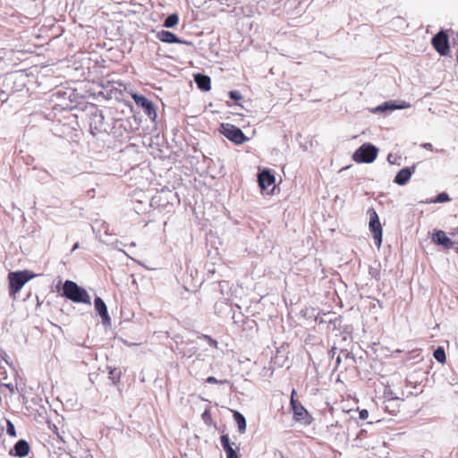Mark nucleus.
Masks as SVG:
<instances>
[{
  "label": "nucleus",
  "instance_id": "obj_37",
  "mask_svg": "<svg viewBox=\"0 0 458 458\" xmlns=\"http://www.w3.org/2000/svg\"><path fill=\"white\" fill-rule=\"evenodd\" d=\"M67 458H79V457H76V456H72V455H68Z\"/></svg>",
  "mask_w": 458,
  "mask_h": 458
},
{
  "label": "nucleus",
  "instance_id": "obj_30",
  "mask_svg": "<svg viewBox=\"0 0 458 458\" xmlns=\"http://www.w3.org/2000/svg\"><path fill=\"white\" fill-rule=\"evenodd\" d=\"M359 417L360 420H366L369 417V411L365 409L360 411Z\"/></svg>",
  "mask_w": 458,
  "mask_h": 458
},
{
  "label": "nucleus",
  "instance_id": "obj_27",
  "mask_svg": "<svg viewBox=\"0 0 458 458\" xmlns=\"http://www.w3.org/2000/svg\"><path fill=\"white\" fill-rule=\"evenodd\" d=\"M226 458H238L237 454L235 450L232 448H228V450L225 451Z\"/></svg>",
  "mask_w": 458,
  "mask_h": 458
},
{
  "label": "nucleus",
  "instance_id": "obj_1",
  "mask_svg": "<svg viewBox=\"0 0 458 458\" xmlns=\"http://www.w3.org/2000/svg\"><path fill=\"white\" fill-rule=\"evenodd\" d=\"M63 295L75 303L91 304V298L88 292L71 280L64 282Z\"/></svg>",
  "mask_w": 458,
  "mask_h": 458
},
{
  "label": "nucleus",
  "instance_id": "obj_13",
  "mask_svg": "<svg viewBox=\"0 0 458 458\" xmlns=\"http://www.w3.org/2000/svg\"><path fill=\"white\" fill-rule=\"evenodd\" d=\"M410 106H411V105L404 101H403L402 104H400V105H396L393 101H386V102L383 103L382 105L377 106L374 109L373 112L377 113V112H385V111H393V110H397V109H405Z\"/></svg>",
  "mask_w": 458,
  "mask_h": 458
},
{
  "label": "nucleus",
  "instance_id": "obj_25",
  "mask_svg": "<svg viewBox=\"0 0 458 458\" xmlns=\"http://www.w3.org/2000/svg\"><path fill=\"white\" fill-rule=\"evenodd\" d=\"M7 434L11 437H16V431L14 425L10 421L7 420Z\"/></svg>",
  "mask_w": 458,
  "mask_h": 458
},
{
  "label": "nucleus",
  "instance_id": "obj_6",
  "mask_svg": "<svg viewBox=\"0 0 458 458\" xmlns=\"http://www.w3.org/2000/svg\"><path fill=\"white\" fill-rule=\"evenodd\" d=\"M132 99L138 106L144 109L146 114L153 121L157 118V110L152 101L148 99L146 97L139 94H132Z\"/></svg>",
  "mask_w": 458,
  "mask_h": 458
},
{
  "label": "nucleus",
  "instance_id": "obj_3",
  "mask_svg": "<svg viewBox=\"0 0 458 458\" xmlns=\"http://www.w3.org/2000/svg\"><path fill=\"white\" fill-rule=\"evenodd\" d=\"M378 149L372 144L367 143L361 145L352 155V158L357 163H372L377 156Z\"/></svg>",
  "mask_w": 458,
  "mask_h": 458
},
{
  "label": "nucleus",
  "instance_id": "obj_14",
  "mask_svg": "<svg viewBox=\"0 0 458 458\" xmlns=\"http://www.w3.org/2000/svg\"><path fill=\"white\" fill-rule=\"evenodd\" d=\"M294 391L292 395H293ZM291 405L293 411V417L296 420H304L305 417L308 415L306 409L299 403L297 400L293 399V396L291 398Z\"/></svg>",
  "mask_w": 458,
  "mask_h": 458
},
{
  "label": "nucleus",
  "instance_id": "obj_24",
  "mask_svg": "<svg viewBox=\"0 0 458 458\" xmlns=\"http://www.w3.org/2000/svg\"><path fill=\"white\" fill-rule=\"evenodd\" d=\"M206 382L209 383V384H221V385H223V384L228 383V380H226V379L218 380L215 377L210 376V377H207Z\"/></svg>",
  "mask_w": 458,
  "mask_h": 458
},
{
  "label": "nucleus",
  "instance_id": "obj_16",
  "mask_svg": "<svg viewBox=\"0 0 458 458\" xmlns=\"http://www.w3.org/2000/svg\"><path fill=\"white\" fill-rule=\"evenodd\" d=\"M195 82L198 88L203 91H208L211 88V80L207 75L198 73L195 75Z\"/></svg>",
  "mask_w": 458,
  "mask_h": 458
},
{
  "label": "nucleus",
  "instance_id": "obj_8",
  "mask_svg": "<svg viewBox=\"0 0 458 458\" xmlns=\"http://www.w3.org/2000/svg\"><path fill=\"white\" fill-rule=\"evenodd\" d=\"M415 171L416 165H413L411 167H404L401 169L395 175L394 182L401 186L407 184Z\"/></svg>",
  "mask_w": 458,
  "mask_h": 458
},
{
  "label": "nucleus",
  "instance_id": "obj_32",
  "mask_svg": "<svg viewBox=\"0 0 458 458\" xmlns=\"http://www.w3.org/2000/svg\"><path fill=\"white\" fill-rule=\"evenodd\" d=\"M5 386L10 390L11 393L14 392V386L13 384H6Z\"/></svg>",
  "mask_w": 458,
  "mask_h": 458
},
{
  "label": "nucleus",
  "instance_id": "obj_15",
  "mask_svg": "<svg viewBox=\"0 0 458 458\" xmlns=\"http://www.w3.org/2000/svg\"><path fill=\"white\" fill-rule=\"evenodd\" d=\"M95 309L102 318L104 324L110 323L107 308L104 301L100 297L95 299Z\"/></svg>",
  "mask_w": 458,
  "mask_h": 458
},
{
  "label": "nucleus",
  "instance_id": "obj_5",
  "mask_svg": "<svg viewBox=\"0 0 458 458\" xmlns=\"http://www.w3.org/2000/svg\"><path fill=\"white\" fill-rule=\"evenodd\" d=\"M220 131L225 138L237 145L242 144L248 140L241 129L230 123H222Z\"/></svg>",
  "mask_w": 458,
  "mask_h": 458
},
{
  "label": "nucleus",
  "instance_id": "obj_29",
  "mask_svg": "<svg viewBox=\"0 0 458 458\" xmlns=\"http://www.w3.org/2000/svg\"><path fill=\"white\" fill-rule=\"evenodd\" d=\"M50 428L52 429L53 433L56 435L57 438H59L60 440L64 441L63 436L58 431V428H57V427L55 425H53V428L50 427Z\"/></svg>",
  "mask_w": 458,
  "mask_h": 458
},
{
  "label": "nucleus",
  "instance_id": "obj_34",
  "mask_svg": "<svg viewBox=\"0 0 458 458\" xmlns=\"http://www.w3.org/2000/svg\"><path fill=\"white\" fill-rule=\"evenodd\" d=\"M78 248H79V242H76V243L73 245V247H72V251H74V250H77Z\"/></svg>",
  "mask_w": 458,
  "mask_h": 458
},
{
  "label": "nucleus",
  "instance_id": "obj_9",
  "mask_svg": "<svg viewBox=\"0 0 458 458\" xmlns=\"http://www.w3.org/2000/svg\"><path fill=\"white\" fill-rule=\"evenodd\" d=\"M275 176L268 169H264L259 173L258 181L261 189H267L275 183Z\"/></svg>",
  "mask_w": 458,
  "mask_h": 458
},
{
  "label": "nucleus",
  "instance_id": "obj_22",
  "mask_svg": "<svg viewBox=\"0 0 458 458\" xmlns=\"http://www.w3.org/2000/svg\"><path fill=\"white\" fill-rule=\"evenodd\" d=\"M92 120L94 121V123H96V126H95V129H98V126L97 124L99 123L101 124L103 123V120H104V116L102 114V113L100 112H96L92 114Z\"/></svg>",
  "mask_w": 458,
  "mask_h": 458
},
{
  "label": "nucleus",
  "instance_id": "obj_20",
  "mask_svg": "<svg viewBox=\"0 0 458 458\" xmlns=\"http://www.w3.org/2000/svg\"><path fill=\"white\" fill-rule=\"evenodd\" d=\"M434 358L441 363L445 361V353L443 348L439 347L434 352Z\"/></svg>",
  "mask_w": 458,
  "mask_h": 458
},
{
  "label": "nucleus",
  "instance_id": "obj_4",
  "mask_svg": "<svg viewBox=\"0 0 458 458\" xmlns=\"http://www.w3.org/2000/svg\"><path fill=\"white\" fill-rule=\"evenodd\" d=\"M367 214L369 217V230L373 234L376 246L379 248L382 243V226L379 221L378 215L373 208H369Z\"/></svg>",
  "mask_w": 458,
  "mask_h": 458
},
{
  "label": "nucleus",
  "instance_id": "obj_18",
  "mask_svg": "<svg viewBox=\"0 0 458 458\" xmlns=\"http://www.w3.org/2000/svg\"><path fill=\"white\" fill-rule=\"evenodd\" d=\"M179 22V16L177 13H172L166 17L164 21V27L165 28H174Z\"/></svg>",
  "mask_w": 458,
  "mask_h": 458
},
{
  "label": "nucleus",
  "instance_id": "obj_26",
  "mask_svg": "<svg viewBox=\"0 0 458 458\" xmlns=\"http://www.w3.org/2000/svg\"><path fill=\"white\" fill-rule=\"evenodd\" d=\"M201 338L205 339L210 346H212V347H214V348H217V344H217V341L214 340V339H213V338H211L210 336L206 335H203L201 336Z\"/></svg>",
  "mask_w": 458,
  "mask_h": 458
},
{
  "label": "nucleus",
  "instance_id": "obj_11",
  "mask_svg": "<svg viewBox=\"0 0 458 458\" xmlns=\"http://www.w3.org/2000/svg\"><path fill=\"white\" fill-rule=\"evenodd\" d=\"M432 242L437 245L444 246L445 249H450L454 245L451 239L447 237L445 233L442 230H437L433 233Z\"/></svg>",
  "mask_w": 458,
  "mask_h": 458
},
{
  "label": "nucleus",
  "instance_id": "obj_36",
  "mask_svg": "<svg viewBox=\"0 0 458 458\" xmlns=\"http://www.w3.org/2000/svg\"><path fill=\"white\" fill-rule=\"evenodd\" d=\"M392 157V155H391V154H389V155H388V157H387V160H388L390 163H391V160H392V157Z\"/></svg>",
  "mask_w": 458,
  "mask_h": 458
},
{
  "label": "nucleus",
  "instance_id": "obj_12",
  "mask_svg": "<svg viewBox=\"0 0 458 458\" xmlns=\"http://www.w3.org/2000/svg\"><path fill=\"white\" fill-rule=\"evenodd\" d=\"M30 452V445L26 440H19L13 446V449L10 451V455L24 457Z\"/></svg>",
  "mask_w": 458,
  "mask_h": 458
},
{
  "label": "nucleus",
  "instance_id": "obj_17",
  "mask_svg": "<svg viewBox=\"0 0 458 458\" xmlns=\"http://www.w3.org/2000/svg\"><path fill=\"white\" fill-rule=\"evenodd\" d=\"M233 419H234L235 422L237 423L239 431L241 433L245 432V430H246V420H245L244 416L241 412H239L237 411H233Z\"/></svg>",
  "mask_w": 458,
  "mask_h": 458
},
{
  "label": "nucleus",
  "instance_id": "obj_21",
  "mask_svg": "<svg viewBox=\"0 0 458 458\" xmlns=\"http://www.w3.org/2000/svg\"><path fill=\"white\" fill-rule=\"evenodd\" d=\"M221 445H222L225 452L226 450H228V448H232V445L230 444V439H229L227 435H222L221 436Z\"/></svg>",
  "mask_w": 458,
  "mask_h": 458
},
{
  "label": "nucleus",
  "instance_id": "obj_33",
  "mask_svg": "<svg viewBox=\"0 0 458 458\" xmlns=\"http://www.w3.org/2000/svg\"><path fill=\"white\" fill-rule=\"evenodd\" d=\"M81 458H93V456L90 454L85 452L84 454L81 456Z\"/></svg>",
  "mask_w": 458,
  "mask_h": 458
},
{
  "label": "nucleus",
  "instance_id": "obj_2",
  "mask_svg": "<svg viewBox=\"0 0 458 458\" xmlns=\"http://www.w3.org/2000/svg\"><path fill=\"white\" fill-rule=\"evenodd\" d=\"M34 276L35 275L29 270L10 272L8 275L9 294L14 298L23 285Z\"/></svg>",
  "mask_w": 458,
  "mask_h": 458
},
{
  "label": "nucleus",
  "instance_id": "obj_7",
  "mask_svg": "<svg viewBox=\"0 0 458 458\" xmlns=\"http://www.w3.org/2000/svg\"><path fill=\"white\" fill-rule=\"evenodd\" d=\"M431 43L439 55H446L448 54L450 48L448 36L443 30L432 38Z\"/></svg>",
  "mask_w": 458,
  "mask_h": 458
},
{
  "label": "nucleus",
  "instance_id": "obj_23",
  "mask_svg": "<svg viewBox=\"0 0 458 458\" xmlns=\"http://www.w3.org/2000/svg\"><path fill=\"white\" fill-rule=\"evenodd\" d=\"M449 199H450L449 196L446 193L442 192V193H440V194H438L437 196V198L434 199L433 202H435V203H444V202L448 201Z\"/></svg>",
  "mask_w": 458,
  "mask_h": 458
},
{
  "label": "nucleus",
  "instance_id": "obj_10",
  "mask_svg": "<svg viewBox=\"0 0 458 458\" xmlns=\"http://www.w3.org/2000/svg\"><path fill=\"white\" fill-rule=\"evenodd\" d=\"M157 38L165 43L191 44L188 41L180 39L175 34L168 30H160L157 33Z\"/></svg>",
  "mask_w": 458,
  "mask_h": 458
},
{
  "label": "nucleus",
  "instance_id": "obj_35",
  "mask_svg": "<svg viewBox=\"0 0 458 458\" xmlns=\"http://www.w3.org/2000/svg\"><path fill=\"white\" fill-rule=\"evenodd\" d=\"M392 157V155H391V154H389V155H388V157H387V160H388L390 163H391V160H392V157Z\"/></svg>",
  "mask_w": 458,
  "mask_h": 458
},
{
  "label": "nucleus",
  "instance_id": "obj_31",
  "mask_svg": "<svg viewBox=\"0 0 458 458\" xmlns=\"http://www.w3.org/2000/svg\"><path fill=\"white\" fill-rule=\"evenodd\" d=\"M421 147L428 150H433V146L431 143H423Z\"/></svg>",
  "mask_w": 458,
  "mask_h": 458
},
{
  "label": "nucleus",
  "instance_id": "obj_38",
  "mask_svg": "<svg viewBox=\"0 0 458 458\" xmlns=\"http://www.w3.org/2000/svg\"><path fill=\"white\" fill-rule=\"evenodd\" d=\"M336 361H337L338 363L340 362V357H339V356L337 357Z\"/></svg>",
  "mask_w": 458,
  "mask_h": 458
},
{
  "label": "nucleus",
  "instance_id": "obj_19",
  "mask_svg": "<svg viewBox=\"0 0 458 458\" xmlns=\"http://www.w3.org/2000/svg\"><path fill=\"white\" fill-rule=\"evenodd\" d=\"M109 379L113 382L114 385L117 384L120 381L121 371L117 369H110L109 370Z\"/></svg>",
  "mask_w": 458,
  "mask_h": 458
},
{
  "label": "nucleus",
  "instance_id": "obj_28",
  "mask_svg": "<svg viewBox=\"0 0 458 458\" xmlns=\"http://www.w3.org/2000/svg\"><path fill=\"white\" fill-rule=\"evenodd\" d=\"M229 96L233 100H239L242 98L241 94L236 90L230 91Z\"/></svg>",
  "mask_w": 458,
  "mask_h": 458
}]
</instances>
